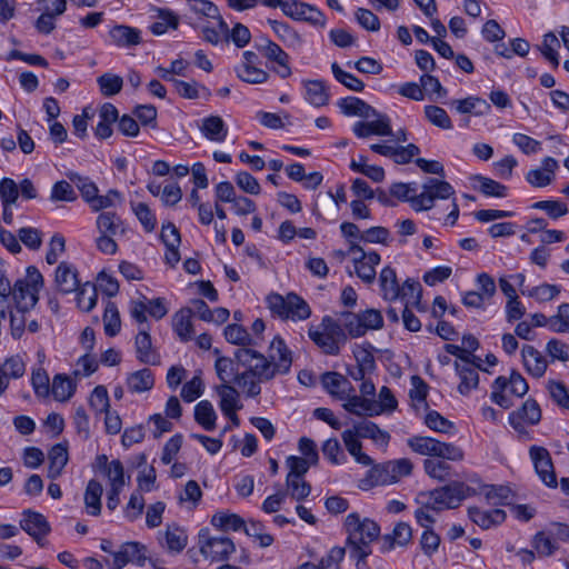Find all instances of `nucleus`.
Wrapping results in <instances>:
<instances>
[{"mask_svg": "<svg viewBox=\"0 0 569 569\" xmlns=\"http://www.w3.org/2000/svg\"><path fill=\"white\" fill-rule=\"evenodd\" d=\"M234 359L244 368L237 379V386L248 397L260 395L261 382L269 381L277 375L288 373L292 363L291 352L280 337L272 339L269 358L253 349L239 348L234 352Z\"/></svg>", "mask_w": 569, "mask_h": 569, "instance_id": "obj_1", "label": "nucleus"}, {"mask_svg": "<svg viewBox=\"0 0 569 569\" xmlns=\"http://www.w3.org/2000/svg\"><path fill=\"white\" fill-rule=\"evenodd\" d=\"M408 446L412 451L419 455L439 458H429L423 461L425 472L430 478L438 481H446L453 476V469L446 460L461 461L465 458V453L460 447L439 441L431 437H412L408 439Z\"/></svg>", "mask_w": 569, "mask_h": 569, "instance_id": "obj_2", "label": "nucleus"}, {"mask_svg": "<svg viewBox=\"0 0 569 569\" xmlns=\"http://www.w3.org/2000/svg\"><path fill=\"white\" fill-rule=\"evenodd\" d=\"M345 528L350 556L367 558L371 553V543L380 536L379 525L369 518L361 519L358 513L352 512L346 517Z\"/></svg>", "mask_w": 569, "mask_h": 569, "instance_id": "obj_3", "label": "nucleus"}, {"mask_svg": "<svg viewBox=\"0 0 569 569\" xmlns=\"http://www.w3.org/2000/svg\"><path fill=\"white\" fill-rule=\"evenodd\" d=\"M473 493L475 489L465 482L452 481L433 490L419 492L415 502H421L425 507L431 508L433 512H440L459 507L465 499Z\"/></svg>", "mask_w": 569, "mask_h": 569, "instance_id": "obj_4", "label": "nucleus"}, {"mask_svg": "<svg viewBox=\"0 0 569 569\" xmlns=\"http://www.w3.org/2000/svg\"><path fill=\"white\" fill-rule=\"evenodd\" d=\"M42 286L43 277L40 271L33 266L28 267L26 277L13 284L12 299L18 312L26 313L36 307Z\"/></svg>", "mask_w": 569, "mask_h": 569, "instance_id": "obj_5", "label": "nucleus"}, {"mask_svg": "<svg viewBox=\"0 0 569 569\" xmlns=\"http://www.w3.org/2000/svg\"><path fill=\"white\" fill-rule=\"evenodd\" d=\"M310 339L327 355L336 356L341 345L347 341L346 329L341 318L336 321L331 317H325L320 326L309 330Z\"/></svg>", "mask_w": 569, "mask_h": 569, "instance_id": "obj_6", "label": "nucleus"}, {"mask_svg": "<svg viewBox=\"0 0 569 569\" xmlns=\"http://www.w3.org/2000/svg\"><path fill=\"white\" fill-rule=\"evenodd\" d=\"M491 389L490 399L501 408L508 409L512 406L511 397H523L528 392L529 386L518 371H512L508 378L498 377Z\"/></svg>", "mask_w": 569, "mask_h": 569, "instance_id": "obj_7", "label": "nucleus"}, {"mask_svg": "<svg viewBox=\"0 0 569 569\" xmlns=\"http://www.w3.org/2000/svg\"><path fill=\"white\" fill-rule=\"evenodd\" d=\"M267 305L272 315L281 319L306 320L311 315L308 303L296 293L286 297L271 293L267 297Z\"/></svg>", "mask_w": 569, "mask_h": 569, "instance_id": "obj_8", "label": "nucleus"}, {"mask_svg": "<svg viewBox=\"0 0 569 569\" xmlns=\"http://www.w3.org/2000/svg\"><path fill=\"white\" fill-rule=\"evenodd\" d=\"M341 321L347 333L352 338L365 336L369 330H380L383 318L378 309H366L358 313L341 312Z\"/></svg>", "mask_w": 569, "mask_h": 569, "instance_id": "obj_9", "label": "nucleus"}, {"mask_svg": "<svg viewBox=\"0 0 569 569\" xmlns=\"http://www.w3.org/2000/svg\"><path fill=\"white\" fill-rule=\"evenodd\" d=\"M455 194L452 186L436 178H429L422 184V191L412 201L415 211H428L433 208L437 199L446 200Z\"/></svg>", "mask_w": 569, "mask_h": 569, "instance_id": "obj_10", "label": "nucleus"}, {"mask_svg": "<svg viewBox=\"0 0 569 569\" xmlns=\"http://www.w3.org/2000/svg\"><path fill=\"white\" fill-rule=\"evenodd\" d=\"M282 12L297 21H305L316 27H326L325 14L315 6L299 0H281L279 7Z\"/></svg>", "mask_w": 569, "mask_h": 569, "instance_id": "obj_11", "label": "nucleus"}, {"mask_svg": "<svg viewBox=\"0 0 569 569\" xmlns=\"http://www.w3.org/2000/svg\"><path fill=\"white\" fill-rule=\"evenodd\" d=\"M350 254L361 253V257L352 258L356 274L366 283H372L376 279V267L380 263V254L376 251L366 252L363 248L355 242L350 243Z\"/></svg>", "mask_w": 569, "mask_h": 569, "instance_id": "obj_12", "label": "nucleus"}, {"mask_svg": "<svg viewBox=\"0 0 569 569\" xmlns=\"http://www.w3.org/2000/svg\"><path fill=\"white\" fill-rule=\"evenodd\" d=\"M236 550L233 541L227 536L200 535V552L212 561L227 559Z\"/></svg>", "mask_w": 569, "mask_h": 569, "instance_id": "obj_13", "label": "nucleus"}, {"mask_svg": "<svg viewBox=\"0 0 569 569\" xmlns=\"http://www.w3.org/2000/svg\"><path fill=\"white\" fill-rule=\"evenodd\" d=\"M529 457L539 479L549 488H557L558 481L549 451L541 446H531Z\"/></svg>", "mask_w": 569, "mask_h": 569, "instance_id": "obj_14", "label": "nucleus"}, {"mask_svg": "<svg viewBox=\"0 0 569 569\" xmlns=\"http://www.w3.org/2000/svg\"><path fill=\"white\" fill-rule=\"evenodd\" d=\"M541 420V409L533 399H527L520 408L509 415V423L519 433L528 436L527 426L538 425Z\"/></svg>", "mask_w": 569, "mask_h": 569, "instance_id": "obj_15", "label": "nucleus"}, {"mask_svg": "<svg viewBox=\"0 0 569 569\" xmlns=\"http://www.w3.org/2000/svg\"><path fill=\"white\" fill-rule=\"evenodd\" d=\"M20 527L40 546H46V537L51 531V526L47 518L37 511L27 509L22 512Z\"/></svg>", "mask_w": 569, "mask_h": 569, "instance_id": "obj_16", "label": "nucleus"}, {"mask_svg": "<svg viewBox=\"0 0 569 569\" xmlns=\"http://www.w3.org/2000/svg\"><path fill=\"white\" fill-rule=\"evenodd\" d=\"M188 9L186 17L194 29L221 17L218 7L208 0H188Z\"/></svg>", "mask_w": 569, "mask_h": 569, "instance_id": "obj_17", "label": "nucleus"}, {"mask_svg": "<svg viewBox=\"0 0 569 569\" xmlns=\"http://www.w3.org/2000/svg\"><path fill=\"white\" fill-rule=\"evenodd\" d=\"M371 121H357L352 126V132L358 138H368L370 136H391V120L386 113H381L377 111V114Z\"/></svg>", "mask_w": 569, "mask_h": 569, "instance_id": "obj_18", "label": "nucleus"}, {"mask_svg": "<svg viewBox=\"0 0 569 569\" xmlns=\"http://www.w3.org/2000/svg\"><path fill=\"white\" fill-rule=\"evenodd\" d=\"M457 375L459 376L460 382L458 385V391L467 396L475 390L479 385L478 370H483L481 361L468 360L465 362H455Z\"/></svg>", "mask_w": 569, "mask_h": 569, "instance_id": "obj_19", "label": "nucleus"}, {"mask_svg": "<svg viewBox=\"0 0 569 569\" xmlns=\"http://www.w3.org/2000/svg\"><path fill=\"white\" fill-rule=\"evenodd\" d=\"M54 286L62 295L77 291L81 286L77 268L67 261L60 262L54 272Z\"/></svg>", "mask_w": 569, "mask_h": 569, "instance_id": "obj_20", "label": "nucleus"}, {"mask_svg": "<svg viewBox=\"0 0 569 569\" xmlns=\"http://www.w3.org/2000/svg\"><path fill=\"white\" fill-rule=\"evenodd\" d=\"M216 391L220 398V409L224 416L230 418L234 425L239 423L236 410L239 409V392L230 383H221L216 388Z\"/></svg>", "mask_w": 569, "mask_h": 569, "instance_id": "obj_21", "label": "nucleus"}, {"mask_svg": "<svg viewBox=\"0 0 569 569\" xmlns=\"http://www.w3.org/2000/svg\"><path fill=\"white\" fill-rule=\"evenodd\" d=\"M557 168V160L551 157H546L541 162V168L528 171L526 180L536 188L547 187L552 182Z\"/></svg>", "mask_w": 569, "mask_h": 569, "instance_id": "obj_22", "label": "nucleus"}, {"mask_svg": "<svg viewBox=\"0 0 569 569\" xmlns=\"http://www.w3.org/2000/svg\"><path fill=\"white\" fill-rule=\"evenodd\" d=\"M337 106L347 117H359L368 120L377 114V110L373 107L357 97L341 98L338 100Z\"/></svg>", "mask_w": 569, "mask_h": 569, "instance_id": "obj_23", "label": "nucleus"}, {"mask_svg": "<svg viewBox=\"0 0 569 569\" xmlns=\"http://www.w3.org/2000/svg\"><path fill=\"white\" fill-rule=\"evenodd\" d=\"M387 486L397 483L401 478L411 475L413 465L407 458L379 463Z\"/></svg>", "mask_w": 569, "mask_h": 569, "instance_id": "obj_24", "label": "nucleus"}, {"mask_svg": "<svg viewBox=\"0 0 569 569\" xmlns=\"http://www.w3.org/2000/svg\"><path fill=\"white\" fill-rule=\"evenodd\" d=\"M521 356L523 366L529 375L535 378H541L545 375L548 362L539 350L532 346L525 345Z\"/></svg>", "mask_w": 569, "mask_h": 569, "instance_id": "obj_25", "label": "nucleus"}, {"mask_svg": "<svg viewBox=\"0 0 569 569\" xmlns=\"http://www.w3.org/2000/svg\"><path fill=\"white\" fill-rule=\"evenodd\" d=\"M101 473L107 481V490H123L130 482V476L126 475L124 467L118 459L111 460L110 463L104 466Z\"/></svg>", "mask_w": 569, "mask_h": 569, "instance_id": "obj_26", "label": "nucleus"}, {"mask_svg": "<svg viewBox=\"0 0 569 569\" xmlns=\"http://www.w3.org/2000/svg\"><path fill=\"white\" fill-rule=\"evenodd\" d=\"M197 29L200 30L202 39L212 46L229 41V26L222 17L212 20V23H203Z\"/></svg>", "mask_w": 569, "mask_h": 569, "instance_id": "obj_27", "label": "nucleus"}, {"mask_svg": "<svg viewBox=\"0 0 569 569\" xmlns=\"http://www.w3.org/2000/svg\"><path fill=\"white\" fill-rule=\"evenodd\" d=\"M112 44L120 48H130L141 42V32L132 27L117 24L109 31Z\"/></svg>", "mask_w": 569, "mask_h": 569, "instance_id": "obj_28", "label": "nucleus"}, {"mask_svg": "<svg viewBox=\"0 0 569 569\" xmlns=\"http://www.w3.org/2000/svg\"><path fill=\"white\" fill-rule=\"evenodd\" d=\"M103 493L102 485L96 480L90 479L87 483L83 502L87 515L98 517L101 515L102 502L101 497Z\"/></svg>", "mask_w": 569, "mask_h": 569, "instance_id": "obj_29", "label": "nucleus"}, {"mask_svg": "<svg viewBox=\"0 0 569 569\" xmlns=\"http://www.w3.org/2000/svg\"><path fill=\"white\" fill-rule=\"evenodd\" d=\"M468 515L469 518L482 529L498 526L506 519V512L501 509L482 510L477 507H470Z\"/></svg>", "mask_w": 569, "mask_h": 569, "instance_id": "obj_30", "label": "nucleus"}, {"mask_svg": "<svg viewBox=\"0 0 569 569\" xmlns=\"http://www.w3.org/2000/svg\"><path fill=\"white\" fill-rule=\"evenodd\" d=\"M451 107L460 114L470 113L476 117L488 114L491 110L490 104L485 99L475 96L453 100Z\"/></svg>", "mask_w": 569, "mask_h": 569, "instance_id": "obj_31", "label": "nucleus"}, {"mask_svg": "<svg viewBox=\"0 0 569 569\" xmlns=\"http://www.w3.org/2000/svg\"><path fill=\"white\" fill-rule=\"evenodd\" d=\"M199 129L208 140L218 143L223 142L228 134L226 123L219 116H209L203 118Z\"/></svg>", "mask_w": 569, "mask_h": 569, "instance_id": "obj_32", "label": "nucleus"}, {"mask_svg": "<svg viewBox=\"0 0 569 569\" xmlns=\"http://www.w3.org/2000/svg\"><path fill=\"white\" fill-rule=\"evenodd\" d=\"M305 99L316 108L325 107L329 103V91L321 80H305Z\"/></svg>", "mask_w": 569, "mask_h": 569, "instance_id": "obj_33", "label": "nucleus"}, {"mask_svg": "<svg viewBox=\"0 0 569 569\" xmlns=\"http://www.w3.org/2000/svg\"><path fill=\"white\" fill-rule=\"evenodd\" d=\"M379 286L385 300L395 301L400 298V284L396 270L390 266L382 268L379 274Z\"/></svg>", "mask_w": 569, "mask_h": 569, "instance_id": "obj_34", "label": "nucleus"}, {"mask_svg": "<svg viewBox=\"0 0 569 569\" xmlns=\"http://www.w3.org/2000/svg\"><path fill=\"white\" fill-rule=\"evenodd\" d=\"M136 353L139 361L147 365H156L158 357L152 348L151 337L148 328L143 327L139 330L134 340Z\"/></svg>", "mask_w": 569, "mask_h": 569, "instance_id": "obj_35", "label": "nucleus"}, {"mask_svg": "<svg viewBox=\"0 0 569 569\" xmlns=\"http://www.w3.org/2000/svg\"><path fill=\"white\" fill-rule=\"evenodd\" d=\"M345 400L343 408L350 413L369 417L379 415L378 403L373 399L347 395Z\"/></svg>", "mask_w": 569, "mask_h": 569, "instance_id": "obj_36", "label": "nucleus"}, {"mask_svg": "<svg viewBox=\"0 0 569 569\" xmlns=\"http://www.w3.org/2000/svg\"><path fill=\"white\" fill-rule=\"evenodd\" d=\"M48 478L57 479L61 476L69 460L67 446L62 443L54 445L48 453Z\"/></svg>", "mask_w": 569, "mask_h": 569, "instance_id": "obj_37", "label": "nucleus"}, {"mask_svg": "<svg viewBox=\"0 0 569 569\" xmlns=\"http://www.w3.org/2000/svg\"><path fill=\"white\" fill-rule=\"evenodd\" d=\"M325 389L332 396L345 399L351 389L349 381L339 372H326L321 377Z\"/></svg>", "mask_w": 569, "mask_h": 569, "instance_id": "obj_38", "label": "nucleus"}, {"mask_svg": "<svg viewBox=\"0 0 569 569\" xmlns=\"http://www.w3.org/2000/svg\"><path fill=\"white\" fill-rule=\"evenodd\" d=\"M127 387L131 393H141L153 388L154 377L150 369H141L131 372L127 377Z\"/></svg>", "mask_w": 569, "mask_h": 569, "instance_id": "obj_39", "label": "nucleus"}, {"mask_svg": "<svg viewBox=\"0 0 569 569\" xmlns=\"http://www.w3.org/2000/svg\"><path fill=\"white\" fill-rule=\"evenodd\" d=\"M188 536L186 531L177 525L167 526L163 532L161 543L170 552H180L187 546Z\"/></svg>", "mask_w": 569, "mask_h": 569, "instance_id": "obj_40", "label": "nucleus"}, {"mask_svg": "<svg viewBox=\"0 0 569 569\" xmlns=\"http://www.w3.org/2000/svg\"><path fill=\"white\" fill-rule=\"evenodd\" d=\"M191 316L192 309L183 308L179 310L172 318L173 330L182 341H189L193 336Z\"/></svg>", "mask_w": 569, "mask_h": 569, "instance_id": "obj_41", "label": "nucleus"}, {"mask_svg": "<svg viewBox=\"0 0 569 569\" xmlns=\"http://www.w3.org/2000/svg\"><path fill=\"white\" fill-rule=\"evenodd\" d=\"M97 228L100 234L118 236L124 232L123 223L113 212H102L97 218Z\"/></svg>", "mask_w": 569, "mask_h": 569, "instance_id": "obj_42", "label": "nucleus"}, {"mask_svg": "<svg viewBox=\"0 0 569 569\" xmlns=\"http://www.w3.org/2000/svg\"><path fill=\"white\" fill-rule=\"evenodd\" d=\"M194 420L207 431L216 428L217 413L208 400H201L194 407Z\"/></svg>", "mask_w": 569, "mask_h": 569, "instance_id": "obj_43", "label": "nucleus"}, {"mask_svg": "<svg viewBox=\"0 0 569 569\" xmlns=\"http://www.w3.org/2000/svg\"><path fill=\"white\" fill-rule=\"evenodd\" d=\"M274 33L283 41L288 47L299 48L302 44L301 36L286 22L277 20L268 21Z\"/></svg>", "mask_w": 569, "mask_h": 569, "instance_id": "obj_44", "label": "nucleus"}, {"mask_svg": "<svg viewBox=\"0 0 569 569\" xmlns=\"http://www.w3.org/2000/svg\"><path fill=\"white\" fill-rule=\"evenodd\" d=\"M51 391L57 401L63 402L73 396L76 383L66 375H56L52 380Z\"/></svg>", "mask_w": 569, "mask_h": 569, "instance_id": "obj_45", "label": "nucleus"}, {"mask_svg": "<svg viewBox=\"0 0 569 569\" xmlns=\"http://www.w3.org/2000/svg\"><path fill=\"white\" fill-rule=\"evenodd\" d=\"M342 441L347 451L353 457L356 462L362 466H372L373 460L365 452H362V445L360 440L352 438L350 431H343L341 433Z\"/></svg>", "mask_w": 569, "mask_h": 569, "instance_id": "obj_46", "label": "nucleus"}, {"mask_svg": "<svg viewBox=\"0 0 569 569\" xmlns=\"http://www.w3.org/2000/svg\"><path fill=\"white\" fill-rule=\"evenodd\" d=\"M214 368L222 383L234 382L237 385V379L241 372H238V368L231 358L218 357L214 362Z\"/></svg>", "mask_w": 569, "mask_h": 569, "instance_id": "obj_47", "label": "nucleus"}, {"mask_svg": "<svg viewBox=\"0 0 569 569\" xmlns=\"http://www.w3.org/2000/svg\"><path fill=\"white\" fill-rule=\"evenodd\" d=\"M74 292L77 293V305L80 310L89 312L97 305V288L91 282H84Z\"/></svg>", "mask_w": 569, "mask_h": 569, "instance_id": "obj_48", "label": "nucleus"}, {"mask_svg": "<svg viewBox=\"0 0 569 569\" xmlns=\"http://www.w3.org/2000/svg\"><path fill=\"white\" fill-rule=\"evenodd\" d=\"M412 539V529L407 522H398L391 535L385 536V541L388 542V549H392L395 546H407Z\"/></svg>", "mask_w": 569, "mask_h": 569, "instance_id": "obj_49", "label": "nucleus"}, {"mask_svg": "<svg viewBox=\"0 0 569 569\" xmlns=\"http://www.w3.org/2000/svg\"><path fill=\"white\" fill-rule=\"evenodd\" d=\"M287 497H291L293 500L300 502L308 498L311 493V486L305 478H291L286 477V491Z\"/></svg>", "mask_w": 569, "mask_h": 569, "instance_id": "obj_50", "label": "nucleus"}, {"mask_svg": "<svg viewBox=\"0 0 569 569\" xmlns=\"http://www.w3.org/2000/svg\"><path fill=\"white\" fill-rule=\"evenodd\" d=\"M473 180L478 182L479 191L486 197L505 198L508 194V188L493 179L475 176Z\"/></svg>", "mask_w": 569, "mask_h": 569, "instance_id": "obj_51", "label": "nucleus"}, {"mask_svg": "<svg viewBox=\"0 0 569 569\" xmlns=\"http://www.w3.org/2000/svg\"><path fill=\"white\" fill-rule=\"evenodd\" d=\"M211 523L213 527L221 530L238 531L244 527V520L240 516L223 511L214 513Z\"/></svg>", "mask_w": 569, "mask_h": 569, "instance_id": "obj_52", "label": "nucleus"}, {"mask_svg": "<svg viewBox=\"0 0 569 569\" xmlns=\"http://www.w3.org/2000/svg\"><path fill=\"white\" fill-rule=\"evenodd\" d=\"M521 293L527 295L538 302H548L560 293V287L557 284L541 283L528 290L521 289Z\"/></svg>", "mask_w": 569, "mask_h": 569, "instance_id": "obj_53", "label": "nucleus"}, {"mask_svg": "<svg viewBox=\"0 0 569 569\" xmlns=\"http://www.w3.org/2000/svg\"><path fill=\"white\" fill-rule=\"evenodd\" d=\"M103 327L106 335L109 337L117 336L121 329L119 310L117 306L111 301H108L104 308Z\"/></svg>", "mask_w": 569, "mask_h": 569, "instance_id": "obj_54", "label": "nucleus"}, {"mask_svg": "<svg viewBox=\"0 0 569 569\" xmlns=\"http://www.w3.org/2000/svg\"><path fill=\"white\" fill-rule=\"evenodd\" d=\"M224 337L228 342L241 346V348H248L253 345L250 333L240 325H228L224 328Z\"/></svg>", "mask_w": 569, "mask_h": 569, "instance_id": "obj_55", "label": "nucleus"}, {"mask_svg": "<svg viewBox=\"0 0 569 569\" xmlns=\"http://www.w3.org/2000/svg\"><path fill=\"white\" fill-rule=\"evenodd\" d=\"M423 111L425 117L431 124L445 130L452 129V121L443 108L430 104L426 106Z\"/></svg>", "mask_w": 569, "mask_h": 569, "instance_id": "obj_56", "label": "nucleus"}, {"mask_svg": "<svg viewBox=\"0 0 569 569\" xmlns=\"http://www.w3.org/2000/svg\"><path fill=\"white\" fill-rule=\"evenodd\" d=\"M97 82L104 97H111L119 93L123 86L122 78L113 73L101 74L98 77Z\"/></svg>", "mask_w": 569, "mask_h": 569, "instance_id": "obj_57", "label": "nucleus"}, {"mask_svg": "<svg viewBox=\"0 0 569 569\" xmlns=\"http://www.w3.org/2000/svg\"><path fill=\"white\" fill-rule=\"evenodd\" d=\"M560 47V42L555 33L549 32L543 36L540 51L542 56L555 67L559 66V57L557 49Z\"/></svg>", "mask_w": 569, "mask_h": 569, "instance_id": "obj_58", "label": "nucleus"}, {"mask_svg": "<svg viewBox=\"0 0 569 569\" xmlns=\"http://www.w3.org/2000/svg\"><path fill=\"white\" fill-rule=\"evenodd\" d=\"M331 70L335 78L349 90L361 92L365 89V83L360 79L342 70L337 62L331 64Z\"/></svg>", "mask_w": 569, "mask_h": 569, "instance_id": "obj_59", "label": "nucleus"}, {"mask_svg": "<svg viewBox=\"0 0 569 569\" xmlns=\"http://www.w3.org/2000/svg\"><path fill=\"white\" fill-rule=\"evenodd\" d=\"M236 72L238 78L251 84L263 83L269 78L268 72L257 66L237 67Z\"/></svg>", "mask_w": 569, "mask_h": 569, "instance_id": "obj_60", "label": "nucleus"}, {"mask_svg": "<svg viewBox=\"0 0 569 569\" xmlns=\"http://www.w3.org/2000/svg\"><path fill=\"white\" fill-rule=\"evenodd\" d=\"M556 539L552 535L539 531L535 535L532 545L537 553L541 557L551 556L557 550Z\"/></svg>", "mask_w": 569, "mask_h": 569, "instance_id": "obj_61", "label": "nucleus"}, {"mask_svg": "<svg viewBox=\"0 0 569 569\" xmlns=\"http://www.w3.org/2000/svg\"><path fill=\"white\" fill-rule=\"evenodd\" d=\"M0 369L6 373L8 381L19 379L26 372V362L20 356H12L0 365Z\"/></svg>", "mask_w": 569, "mask_h": 569, "instance_id": "obj_62", "label": "nucleus"}, {"mask_svg": "<svg viewBox=\"0 0 569 569\" xmlns=\"http://www.w3.org/2000/svg\"><path fill=\"white\" fill-rule=\"evenodd\" d=\"M144 503H146V501H144L142 493L134 490L131 493L129 501L123 509L124 517L129 521L137 520L143 512Z\"/></svg>", "mask_w": 569, "mask_h": 569, "instance_id": "obj_63", "label": "nucleus"}, {"mask_svg": "<svg viewBox=\"0 0 569 569\" xmlns=\"http://www.w3.org/2000/svg\"><path fill=\"white\" fill-rule=\"evenodd\" d=\"M550 327L555 332H569V303H561L558 311L550 318Z\"/></svg>", "mask_w": 569, "mask_h": 569, "instance_id": "obj_64", "label": "nucleus"}]
</instances>
